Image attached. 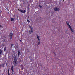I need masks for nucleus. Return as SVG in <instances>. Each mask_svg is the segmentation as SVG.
I'll use <instances>...</instances> for the list:
<instances>
[{"label": "nucleus", "mask_w": 75, "mask_h": 75, "mask_svg": "<svg viewBox=\"0 0 75 75\" xmlns=\"http://www.w3.org/2000/svg\"><path fill=\"white\" fill-rule=\"evenodd\" d=\"M66 24L67 25L68 27H69L71 31H72V32L73 33H74V30H73V29H72V27H71V26L70 25L69 23H68L67 22H66Z\"/></svg>", "instance_id": "obj_1"}, {"label": "nucleus", "mask_w": 75, "mask_h": 75, "mask_svg": "<svg viewBox=\"0 0 75 75\" xmlns=\"http://www.w3.org/2000/svg\"><path fill=\"white\" fill-rule=\"evenodd\" d=\"M17 64V61L16 59H14V65H16Z\"/></svg>", "instance_id": "obj_2"}, {"label": "nucleus", "mask_w": 75, "mask_h": 75, "mask_svg": "<svg viewBox=\"0 0 75 75\" xmlns=\"http://www.w3.org/2000/svg\"><path fill=\"white\" fill-rule=\"evenodd\" d=\"M19 11H20L21 12V13H25L26 11L25 10H20L19 9Z\"/></svg>", "instance_id": "obj_3"}, {"label": "nucleus", "mask_w": 75, "mask_h": 75, "mask_svg": "<svg viewBox=\"0 0 75 75\" xmlns=\"http://www.w3.org/2000/svg\"><path fill=\"white\" fill-rule=\"evenodd\" d=\"M13 33H10L9 36L11 40L12 39V37H13Z\"/></svg>", "instance_id": "obj_4"}, {"label": "nucleus", "mask_w": 75, "mask_h": 75, "mask_svg": "<svg viewBox=\"0 0 75 75\" xmlns=\"http://www.w3.org/2000/svg\"><path fill=\"white\" fill-rule=\"evenodd\" d=\"M54 10L56 11H58L59 10V9L57 7H56L54 8Z\"/></svg>", "instance_id": "obj_5"}, {"label": "nucleus", "mask_w": 75, "mask_h": 75, "mask_svg": "<svg viewBox=\"0 0 75 75\" xmlns=\"http://www.w3.org/2000/svg\"><path fill=\"white\" fill-rule=\"evenodd\" d=\"M36 37L38 38V40L40 41V36H38V35H37Z\"/></svg>", "instance_id": "obj_6"}, {"label": "nucleus", "mask_w": 75, "mask_h": 75, "mask_svg": "<svg viewBox=\"0 0 75 75\" xmlns=\"http://www.w3.org/2000/svg\"><path fill=\"white\" fill-rule=\"evenodd\" d=\"M30 29L32 30H31V33H33V28L31 27Z\"/></svg>", "instance_id": "obj_7"}, {"label": "nucleus", "mask_w": 75, "mask_h": 75, "mask_svg": "<svg viewBox=\"0 0 75 75\" xmlns=\"http://www.w3.org/2000/svg\"><path fill=\"white\" fill-rule=\"evenodd\" d=\"M13 69H14V67H13L12 66L11 67V69L12 72H14V70H13Z\"/></svg>", "instance_id": "obj_8"}, {"label": "nucleus", "mask_w": 75, "mask_h": 75, "mask_svg": "<svg viewBox=\"0 0 75 75\" xmlns=\"http://www.w3.org/2000/svg\"><path fill=\"white\" fill-rule=\"evenodd\" d=\"M2 67H4V64H0V68H1Z\"/></svg>", "instance_id": "obj_9"}, {"label": "nucleus", "mask_w": 75, "mask_h": 75, "mask_svg": "<svg viewBox=\"0 0 75 75\" xmlns=\"http://www.w3.org/2000/svg\"><path fill=\"white\" fill-rule=\"evenodd\" d=\"M20 51H18V56H19V55H20Z\"/></svg>", "instance_id": "obj_10"}, {"label": "nucleus", "mask_w": 75, "mask_h": 75, "mask_svg": "<svg viewBox=\"0 0 75 75\" xmlns=\"http://www.w3.org/2000/svg\"><path fill=\"white\" fill-rule=\"evenodd\" d=\"M11 21H14V19L13 18H12L11 19Z\"/></svg>", "instance_id": "obj_11"}, {"label": "nucleus", "mask_w": 75, "mask_h": 75, "mask_svg": "<svg viewBox=\"0 0 75 75\" xmlns=\"http://www.w3.org/2000/svg\"><path fill=\"white\" fill-rule=\"evenodd\" d=\"M0 54H2V50H0Z\"/></svg>", "instance_id": "obj_12"}, {"label": "nucleus", "mask_w": 75, "mask_h": 75, "mask_svg": "<svg viewBox=\"0 0 75 75\" xmlns=\"http://www.w3.org/2000/svg\"><path fill=\"white\" fill-rule=\"evenodd\" d=\"M27 21L28 22V23H30V21L28 19L27 20Z\"/></svg>", "instance_id": "obj_13"}, {"label": "nucleus", "mask_w": 75, "mask_h": 75, "mask_svg": "<svg viewBox=\"0 0 75 75\" xmlns=\"http://www.w3.org/2000/svg\"><path fill=\"white\" fill-rule=\"evenodd\" d=\"M31 33H32L31 32V31H29V34H31Z\"/></svg>", "instance_id": "obj_14"}, {"label": "nucleus", "mask_w": 75, "mask_h": 75, "mask_svg": "<svg viewBox=\"0 0 75 75\" xmlns=\"http://www.w3.org/2000/svg\"><path fill=\"white\" fill-rule=\"evenodd\" d=\"M53 53L54 54V55H56V54H55V52H53Z\"/></svg>", "instance_id": "obj_15"}, {"label": "nucleus", "mask_w": 75, "mask_h": 75, "mask_svg": "<svg viewBox=\"0 0 75 75\" xmlns=\"http://www.w3.org/2000/svg\"><path fill=\"white\" fill-rule=\"evenodd\" d=\"M8 74H9V70H8Z\"/></svg>", "instance_id": "obj_16"}, {"label": "nucleus", "mask_w": 75, "mask_h": 75, "mask_svg": "<svg viewBox=\"0 0 75 75\" xmlns=\"http://www.w3.org/2000/svg\"><path fill=\"white\" fill-rule=\"evenodd\" d=\"M7 49V48L6 47H5L4 49V51H6V49Z\"/></svg>", "instance_id": "obj_17"}, {"label": "nucleus", "mask_w": 75, "mask_h": 75, "mask_svg": "<svg viewBox=\"0 0 75 75\" xmlns=\"http://www.w3.org/2000/svg\"><path fill=\"white\" fill-rule=\"evenodd\" d=\"M40 41H39L38 42V45H40Z\"/></svg>", "instance_id": "obj_18"}, {"label": "nucleus", "mask_w": 75, "mask_h": 75, "mask_svg": "<svg viewBox=\"0 0 75 75\" xmlns=\"http://www.w3.org/2000/svg\"><path fill=\"white\" fill-rule=\"evenodd\" d=\"M39 7H40V8H41V7H42V6L40 5L39 6Z\"/></svg>", "instance_id": "obj_19"}, {"label": "nucleus", "mask_w": 75, "mask_h": 75, "mask_svg": "<svg viewBox=\"0 0 75 75\" xmlns=\"http://www.w3.org/2000/svg\"><path fill=\"white\" fill-rule=\"evenodd\" d=\"M1 27H1V25H0V28Z\"/></svg>", "instance_id": "obj_20"}, {"label": "nucleus", "mask_w": 75, "mask_h": 75, "mask_svg": "<svg viewBox=\"0 0 75 75\" xmlns=\"http://www.w3.org/2000/svg\"><path fill=\"white\" fill-rule=\"evenodd\" d=\"M8 11H9V10H8Z\"/></svg>", "instance_id": "obj_21"}, {"label": "nucleus", "mask_w": 75, "mask_h": 75, "mask_svg": "<svg viewBox=\"0 0 75 75\" xmlns=\"http://www.w3.org/2000/svg\"><path fill=\"white\" fill-rule=\"evenodd\" d=\"M63 1H64V0Z\"/></svg>", "instance_id": "obj_22"}]
</instances>
